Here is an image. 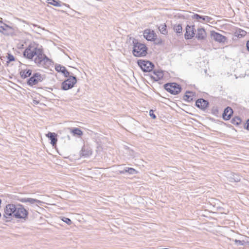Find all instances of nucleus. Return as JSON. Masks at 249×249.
<instances>
[{"label": "nucleus", "mask_w": 249, "mask_h": 249, "mask_svg": "<svg viewBox=\"0 0 249 249\" xmlns=\"http://www.w3.org/2000/svg\"><path fill=\"white\" fill-rule=\"evenodd\" d=\"M247 50L249 51V40L247 41L246 44Z\"/></svg>", "instance_id": "35"}, {"label": "nucleus", "mask_w": 249, "mask_h": 249, "mask_svg": "<svg viewBox=\"0 0 249 249\" xmlns=\"http://www.w3.org/2000/svg\"><path fill=\"white\" fill-rule=\"evenodd\" d=\"M35 62L37 65L46 64L51 62L50 59L43 53V50L40 48L36 54Z\"/></svg>", "instance_id": "2"}, {"label": "nucleus", "mask_w": 249, "mask_h": 249, "mask_svg": "<svg viewBox=\"0 0 249 249\" xmlns=\"http://www.w3.org/2000/svg\"><path fill=\"white\" fill-rule=\"evenodd\" d=\"M149 115L153 119H155L156 118V116L154 113V111L153 110H150L149 111Z\"/></svg>", "instance_id": "32"}, {"label": "nucleus", "mask_w": 249, "mask_h": 249, "mask_svg": "<svg viewBox=\"0 0 249 249\" xmlns=\"http://www.w3.org/2000/svg\"><path fill=\"white\" fill-rule=\"evenodd\" d=\"M245 128L248 130H249V119L247 120Z\"/></svg>", "instance_id": "33"}, {"label": "nucleus", "mask_w": 249, "mask_h": 249, "mask_svg": "<svg viewBox=\"0 0 249 249\" xmlns=\"http://www.w3.org/2000/svg\"><path fill=\"white\" fill-rule=\"evenodd\" d=\"M196 105L197 107L204 110L208 107L209 102L207 100L200 98L196 100Z\"/></svg>", "instance_id": "14"}, {"label": "nucleus", "mask_w": 249, "mask_h": 249, "mask_svg": "<svg viewBox=\"0 0 249 249\" xmlns=\"http://www.w3.org/2000/svg\"><path fill=\"white\" fill-rule=\"evenodd\" d=\"M240 32L241 33V35L242 36H245V35L246 34V32L245 31H243V30H242Z\"/></svg>", "instance_id": "34"}, {"label": "nucleus", "mask_w": 249, "mask_h": 249, "mask_svg": "<svg viewBox=\"0 0 249 249\" xmlns=\"http://www.w3.org/2000/svg\"><path fill=\"white\" fill-rule=\"evenodd\" d=\"M43 79V76L41 74L35 73L28 79L27 84L30 86L32 87L42 82Z\"/></svg>", "instance_id": "5"}, {"label": "nucleus", "mask_w": 249, "mask_h": 249, "mask_svg": "<svg viewBox=\"0 0 249 249\" xmlns=\"http://www.w3.org/2000/svg\"><path fill=\"white\" fill-rule=\"evenodd\" d=\"M242 123L241 119L239 117H234L231 120V123L235 125H238Z\"/></svg>", "instance_id": "27"}, {"label": "nucleus", "mask_w": 249, "mask_h": 249, "mask_svg": "<svg viewBox=\"0 0 249 249\" xmlns=\"http://www.w3.org/2000/svg\"><path fill=\"white\" fill-rule=\"evenodd\" d=\"M61 220L68 225H71L72 223L71 220L69 218L63 217L61 218Z\"/></svg>", "instance_id": "30"}, {"label": "nucleus", "mask_w": 249, "mask_h": 249, "mask_svg": "<svg viewBox=\"0 0 249 249\" xmlns=\"http://www.w3.org/2000/svg\"><path fill=\"white\" fill-rule=\"evenodd\" d=\"M28 215L27 211L21 205H19L16 208L14 216L15 217L19 219H24Z\"/></svg>", "instance_id": "8"}, {"label": "nucleus", "mask_w": 249, "mask_h": 249, "mask_svg": "<svg viewBox=\"0 0 249 249\" xmlns=\"http://www.w3.org/2000/svg\"><path fill=\"white\" fill-rule=\"evenodd\" d=\"M71 132L73 134V135H77L79 136H81L83 135L82 131L78 128H72L70 129Z\"/></svg>", "instance_id": "23"}, {"label": "nucleus", "mask_w": 249, "mask_h": 249, "mask_svg": "<svg viewBox=\"0 0 249 249\" xmlns=\"http://www.w3.org/2000/svg\"><path fill=\"white\" fill-rule=\"evenodd\" d=\"M16 206L14 204H7L4 209V216L5 217H8L11 216L12 214L14 215V213H15V211L16 210Z\"/></svg>", "instance_id": "12"}, {"label": "nucleus", "mask_w": 249, "mask_h": 249, "mask_svg": "<svg viewBox=\"0 0 249 249\" xmlns=\"http://www.w3.org/2000/svg\"><path fill=\"white\" fill-rule=\"evenodd\" d=\"M32 73V71L28 69L21 70L20 71V75L22 78H26L29 77Z\"/></svg>", "instance_id": "21"}, {"label": "nucleus", "mask_w": 249, "mask_h": 249, "mask_svg": "<svg viewBox=\"0 0 249 249\" xmlns=\"http://www.w3.org/2000/svg\"><path fill=\"white\" fill-rule=\"evenodd\" d=\"M174 30L178 33H181L182 31V26L179 24L175 25L174 26Z\"/></svg>", "instance_id": "29"}, {"label": "nucleus", "mask_w": 249, "mask_h": 249, "mask_svg": "<svg viewBox=\"0 0 249 249\" xmlns=\"http://www.w3.org/2000/svg\"><path fill=\"white\" fill-rule=\"evenodd\" d=\"M39 48L34 45H29L24 50L23 55L26 58L29 59H32L36 55Z\"/></svg>", "instance_id": "4"}, {"label": "nucleus", "mask_w": 249, "mask_h": 249, "mask_svg": "<svg viewBox=\"0 0 249 249\" xmlns=\"http://www.w3.org/2000/svg\"><path fill=\"white\" fill-rule=\"evenodd\" d=\"M159 43H162V40H160L159 42Z\"/></svg>", "instance_id": "37"}, {"label": "nucleus", "mask_w": 249, "mask_h": 249, "mask_svg": "<svg viewBox=\"0 0 249 249\" xmlns=\"http://www.w3.org/2000/svg\"><path fill=\"white\" fill-rule=\"evenodd\" d=\"M120 174H124V173H128L129 174H137L138 171L133 168H126L123 171H120Z\"/></svg>", "instance_id": "22"}, {"label": "nucleus", "mask_w": 249, "mask_h": 249, "mask_svg": "<svg viewBox=\"0 0 249 249\" xmlns=\"http://www.w3.org/2000/svg\"><path fill=\"white\" fill-rule=\"evenodd\" d=\"M147 48L145 45L141 43L134 44L133 50V54L137 57L145 56L147 53Z\"/></svg>", "instance_id": "1"}, {"label": "nucleus", "mask_w": 249, "mask_h": 249, "mask_svg": "<svg viewBox=\"0 0 249 249\" xmlns=\"http://www.w3.org/2000/svg\"><path fill=\"white\" fill-rule=\"evenodd\" d=\"M143 37L147 40L154 41L157 38V35L155 32L151 29H147L143 32Z\"/></svg>", "instance_id": "10"}, {"label": "nucleus", "mask_w": 249, "mask_h": 249, "mask_svg": "<svg viewBox=\"0 0 249 249\" xmlns=\"http://www.w3.org/2000/svg\"><path fill=\"white\" fill-rule=\"evenodd\" d=\"M195 26L187 25L186 27V32L184 35L185 38L186 39H192L195 35Z\"/></svg>", "instance_id": "13"}, {"label": "nucleus", "mask_w": 249, "mask_h": 249, "mask_svg": "<svg viewBox=\"0 0 249 249\" xmlns=\"http://www.w3.org/2000/svg\"><path fill=\"white\" fill-rule=\"evenodd\" d=\"M0 32L6 36L13 35L14 29L13 27L1 22L0 23Z\"/></svg>", "instance_id": "9"}, {"label": "nucleus", "mask_w": 249, "mask_h": 249, "mask_svg": "<svg viewBox=\"0 0 249 249\" xmlns=\"http://www.w3.org/2000/svg\"><path fill=\"white\" fill-rule=\"evenodd\" d=\"M55 69L57 72L62 73L66 77L68 76L69 75V72L67 71L66 68L60 65L55 66Z\"/></svg>", "instance_id": "20"}, {"label": "nucleus", "mask_w": 249, "mask_h": 249, "mask_svg": "<svg viewBox=\"0 0 249 249\" xmlns=\"http://www.w3.org/2000/svg\"><path fill=\"white\" fill-rule=\"evenodd\" d=\"M77 82L76 79L74 76H70L66 80L64 81L62 84V89L64 90H68L72 88Z\"/></svg>", "instance_id": "7"}, {"label": "nucleus", "mask_w": 249, "mask_h": 249, "mask_svg": "<svg viewBox=\"0 0 249 249\" xmlns=\"http://www.w3.org/2000/svg\"><path fill=\"white\" fill-rule=\"evenodd\" d=\"M9 62L14 61L15 60L14 56L11 53H8L7 56Z\"/></svg>", "instance_id": "31"}, {"label": "nucleus", "mask_w": 249, "mask_h": 249, "mask_svg": "<svg viewBox=\"0 0 249 249\" xmlns=\"http://www.w3.org/2000/svg\"><path fill=\"white\" fill-rule=\"evenodd\" d=\"M138 64L142 70L144 72H149L151 71L154 68V65L149 61L139 60L138 61Z\"/></svg>", "instance_id": "6"}, {"label": "nucleus", "mask_w": 249, "mask_h": 249, "mask_svg": "<svg viewBox=\"0 0 249 249\" xmlns=\"http://www.w3.org/2000/svg\"><path fill=\"white\" fill-rule=\"evenodd\" d=\"M30 201L31 202H36L37 201L36 199H32Z\"/></svg>", "instance_id": "36"}, {"label": "nucleus", "mask_w": 249, "mask_h": 249, "mask_svg": "<svg viewBox=\"0 0 249 249\" xmlns=\"http://www.w3.org/2000/svg\"><path fill=\"white\" fill-rule=\"evenodd\" d=\"M207 36L206 32L204 28H198L197 29L196 37L199 40H203Z\"/></svg>", "instance_id": "16"}, {"label": "nucleus", "mask_w": 249, "mask_h": 249, "mask_svg": "<svg viewBox=\"0 0 249 249\" xmlns=\"http://www.w3.org/2000/svg\"><path fill=\"white\" fill-rule=\"evenodd\" d=\"M192 18L193 19L196 20L198 22L202 23L203 22L204 16H200L197 14H195L192 16Z\"/></svg>", "instance_id": "26"}, {"label": "nucleus", "mask_w": 249, "mask_h": 249, "mask_svg": "<svg viewBox=\"0 0 249 249\" xmlns=\"http://www.w3.org/2000/svg\"><path fill=\"white\" fill-rule=\"evenodd\" d=\"M214 22V20L211 17L207 16H204L203 23H210L211 24H213Z\"/></svg>", "instance_id": "28"}, {"label": "nucleus", "mask_w": 249, "mask_h": 249, "mask_svg": "<svg viewBox=\"0 0 249 249\" xmlns=\"http://www.w3.org/2000/svg\"><path fill=\"white\" fill-rule=\"evenodd\" d=\"M159 30L160 31V32L164 35H166L168 34V31L167 30V26L165 23L161 24L159 27Z\"/></svg>", "instance_id": "24"}, {"label": "nucleus", "mask_w": 249, "mask_h": 249, "mask_svg": "<svg viewBox=\"0 0 249 249\" xmlns=\"http://www.w3.org/2000/svg\"><path fill=\"white\" fill-rule=\"evenodd\" d=\"M233 114V110L232 108L230 107H226L223 113V118L225 120H229L231 118Z\"/></svg>", "instance_id": "17"}, {"label": "nucleus", "mask_w": 249, "mask_h": 249, "mask_svg": "<svg viewBox=\"0 0 249 249\" xmlns=\"http://www.w3.org/2000/svg\"><path fill=\"white\" fill-rule=\"evenodd\" d=\"M210 35L211 37L214 41L220 43H224L227 40V38L226 36L220 34L214 31H211Z\"/></svg>", "instance_id": "11"}, {"label": "nucleus", "mask_w": 249, "mask_h": 249, "mask_svg": "<svg viewBox=\"0 0 249 249\" xmlns=\"http://www.w3.org/2000/svg\"><path fill=\"white\" fill-rule=\"evenodd\" d=\"M47 2L48 4H50L55 7H60L61 6V2L56 0H47Z\"/></svg>", "instance_id": "25"}, {"label": "nucleus", "mask_w": 249, "mask_h": 249, "mask_svg": "<svg viewBox=\"0 0 249 249\" xmlns=\"http://www.w3.org/2000/svg\"><path fill=\"white\" fill-rule=\"evenodd\" d=\"M165 89L173 95H177L181 92V86L176 83H167L164 85Z\"/></svg>", "instance_id": "3"}, {"label": "nucleus", "mask_w": 249, "mask_h": 249, "mask_svg": "<svg viewBox=\"0 0 249 249\" xmlns=\"http://www.w3.org/2000/svg\"><path fill=\"white\" fill-rule=\"evenodd\" d=\"M46 136L51 140V143L53 146H54L56 144L57 142L56 134L55 133H52L49 132L47 134H46Z\"/></svg>", "instance_id": "19"}, {"label": "nucleus", "mask_w": 249, "mask_h": 249, "mask_svg": "<svg viewBox=\"0 0 249 249\" xmlns=\"http://www.w3.org/2000/svg\"><path fill=\"white\" fill-rule=\"evenodd\" d=\"M195 93L193 91H187L185 93L183 100L187 102H190L195 98Z\"/></svg>", "instance_id": "18"}, {"label": "nucleus", "mask_w": 249, "mask_h": 249, "mask_svg": "<svg viewBox=\"0 0 249 249\" xmlns=\"http://www.w3.org/2000/svg\"><path fill=\"white\" fill-rule=\"evenodd\" d=\"M163 72L160 70H156L151 74V77L155 81H159L163 78Z\"/></svg>", "instance_id": "15"}]
</instances>
